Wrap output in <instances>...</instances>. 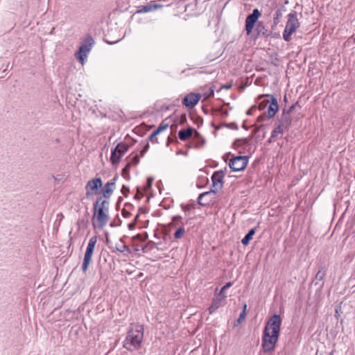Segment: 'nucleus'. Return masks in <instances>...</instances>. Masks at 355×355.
I'll return each mask as SVG.
<instances>
[{
  "label": "nucleus",
  "mask_w": 355,
  "mask_h": 355,
  "mask_svg": "<svg viewBox=\"0 0 355 355\" xmlns=\"http://www.w3.org/2000/svg\"><path fill=\"white\" fill-rule=\"evenodd\" d=\"M282 322L281 316L278 314H274L266 322L261 342L263 352L268 353L275 349L279 339Z\"/></svg>",
  "instance_id": "obj_1"
},
{
  "label": "nucleus",
  "mask_w": 355,
  "mask_h": 355,
  "mask_svg": "<svg viewBox=\"0 0 355 355\" xmlns=\"http://www.w3.org/2000/svg\"><path fill=\"white\" fill-rule=\"evenodd\" d=\"M108 212L109 202L100 196L94 203L92 225L94 228L98 227L101 230L106 225L110 219Z\"/></svg>",
  "instance_id": "obj_2"
},
{
  "label": "nucleus",
  "mask_w": 355,
  "mask_h": 355,
  "mask_svg": "<svg viewBox=\"0 0 355 355\" xmlns=\"http://www.w3.org/2000/svg\"><path fill=\"white\" fill-rule=\"evenodd\" d=\"M144 331L143 325L138 324L132 325L127 332L123 347L128 351L139 349L144 339Z\"/></svg>",
  "instance_id": "obj_3"
},
{
  "label": "nucleus",
  "mask_w": 355,
  "mask_h": 355,
  "mask_svg": "<svg viewBox=\"0 0 355 355\" xmlns=\"http://www.w3.org/2000/svg\"><path fill=\"white\" fill-rule=\"evenodd\" d=\"M225 173L223 170L214 171L211 175V186L209 191L200 193L198 198V203L202 206H207L210 203V200L203 202L202 200L207 196L215 195L223 187V178Z\"/></svg>",
  "instance_id": "obj_4"
},
{
  "label": "nucleus",
  "mask_w": 355,
  "mask_h": 355,
  "mask_svg": "<svg viewBox=\"0 0 355 355\" xmlns=\"http://www.w3.org/2000/svg\"><path fill=\"white\" fill-rule=\"evenodd\" d=\"M94 44V40L89 35H88L81 42L78 51L75 53V57L82 64L85 63V61Z\"/></svg>",
  "instance_id": "obj_5"
},
{
  "label": "nucleus",
  "mask_w": 355,
  "mask_h": 355,
  "mask_svg": "<svg viewBox=\"0 0 355 355\" xmlns=\"http://www.w3.org/2000/svg\"><path fill=\"white\" fill-rule=\"evenodd\" d=\"M97 242V236H94L91 237L89 240L88 245L86 248V251L85 253L83 264H82V271L84 274H86L89 263L92 261V254L94 253V248Z\"/></svg>",
  "instance_id": "obj_6"
},
{
  "label": "nucleus",
  "mask_w": 355,
  "mask_h": 355,
  "mask_svg": "<svg viewBox=\"0 0 355 355\" xmlns=\"http://www.w3.org/2000/svg\"><path fill=\"white\" fill-rule=\"evenodd\" d=\"M233 145L239 155H252L254 153L255 146L246 139H237Z\"/></svg>",
  "instance_id": "obj_7"
},
{
  "label": "nucleus",
  "mask_w": 355,
  "mask_h": 355,
  "mask_svg": "<svg viewBox=\"0 0 355 355\" xmlns=\"http://www.w3.org/2000/svg\"><path fill=\"white\" fill-rule=\"evenodd\" d=\"M194 132V136L196 138L199 139L200 141L197 144L196 147L200 148L205 143V139L201 137L199 132H198L196 130H194L193 128H188L187 129H181L178 132V137L179 139L182 141H186L189 138H190L193 133Z\"/></svg>",
  "instance_id": "obj_8"
},
{
  "label": "nucleus",
  "mask_w": 355,
  "mask_h": 355,
  "mask_svg": "<svg viewBox=\"0 0 355 355\" xmlns=\"http://www.w3.org/2000/svg\"><path fill=\"white\" fill-rule=\"evenodd\" d=\"M250 157H232L229 166L233 171H243L248 165Z\"/></svg>",
  "instance_id": "obj_9"
},
{
  "label": "nucleus",
  "mask_w": 355,
  "mask_h": 355,
  "mask_svg": "<svg viewBox=\"0 0 355 355\" xmlns=\"http://www.w3.org/2000/svg\"><path fill=\"white\" fill-rule=\"evenodd\" d=\"M268 96L271 97V103L269 105L267 114L263 113L258 117V121L261 122L265 119H271L272 118L275 114L277 113L279 109V105L277 100L274 97L273 95H267Z\"/></svg>",
  "instance_id": "obj_10"
},
{
  "label": "nucleus",
  "mask_w": 355,
  "mask_h": 355,
  "mask_svg": "<svg viewBox=\"0 0 355 355\" xmlns=\"http://www.w3.org/2000/svg\"><path fill=\"white\" fill-rule=\"evenodd\" d=\"M102 186L103 182L100 178H95L89 180L85 186L87 196L97 194L98 189Z\"/></svg>",
  "instance_id": "obj_11"
},
{
  "label": "nucleus",
  "mask_w": 355,
  "mask_h": 355,
  "mask_svg": "<svg viewBox=\"0 0 355 355\" xmlns=\"http://www.w3.org/2000/svg\"><path fill=\"white\" fill-rule=\"evenodd\" d=\"M261 15V14L259 9L254 8L252 12L247 16L245 19V31L247 34L249 35L252 32L256 22Z\"/></svg>",
  "instance_id": "obj_12"
},
{
  "label": "nucleus",
  "mask_w": 355,
  "mask_h": 355,
  "mask_svg": "<svg viewBox=\"0 0 355 355\" xmlns=\"http://www.w3.org/2000/svg\"><path fill=\"white\" fill-rule=\"evenodd\" d=\"M288 21L285 28L294 33L300 27V22L297 19V13L296 11L290 12L288 15Z\"/></svg>",
  "instance_id": "obj_13"
},
{
  "label": "nucleus",
  "mask_w": 355,
  "mask_h": 355,
  "mask_svg": "<svg viewBox=\"0 0 355 355\" xmlns=\"http://www.w3.org/2000/svg\"><path fill=\"white\" fill-rule=\"evenodd\" d=\"M118 176L115 175L110 181L107 182L102 189L103 195L101 196L105 198H109L115 189L116 182Z\"/></svg>",
  "instance_id": "obj_14"
},
{
  "label": "nucleus",
  "mask_w": 355,
  "mask_h": 355,
  "mask_svg": "<svg viewBox=\"0 0 355 355\" xmlns=\"http://www.w3.org/2000/svg\"><path fill=\"white\" fill-rule=\"evenodd\" d=\"M200 98V94L189 93L183 98L182 103L187 107H192L198 104Z\"/></svg>",
  "instance_id": "obj_15"
},
{
  "label": "nucleus",
  "mask_w": 355,
  "mask_h": 355,
  "mask_svg": "<svg viewBox=\"0 0 355 355\" xmlns=\"http://www.w3.org/2000/svg\"><path fill=\"white\" fill-rule=\"evenodd\" d=\"M225 295L216 294L212 300L211 304L208 309L209 313L213 314L219 307L223 305V301L225 300Z\"/></svg>",
  "instance_id": "obj_16"
},
{
  "label": "nucleus",
  "mask_w": 355,
  "mask_h": 355,
  "mask_svg": "<svg viewBox=\"0 0 355 355\" xmlns=\"http://www.w3.org/2000/svg\"><path fill=\"white\" fill-rule=\"evenodd\" d=\"M163 7L162 4L157 3H147L146 5L140 6L138 7L137 13H146L154 11L158 8H161Z\"/></svg>",
  "instance_id": "obj_17"
},
{
  "label": "nucleus",
  "mask_w": 355,
  "mask_h": 355,
  "mask_svg": "<svg viewBox=\"0 0 355 355\" xmlns=\"http://www.w3.org/2000/svg\"><path fill=\"white\" fill-rule=\"evenodd\" d=\"M129 148V146L127 144L121 142L119 143L114 148H112L111 150V155H116V153L119 154V155H123L125 153H127L128 150Z\"/></svg>",
  "instance_id": "obj_18"
},
{
  "label": "nucleus",
  "mask_w": 355,
  "mask_h": 355,
  "mask_svg": "<svg viewBox=\"0 0 355 355\" xmlns=\"http://www.w3.org/2000/svg\"><path fill=\"white\" fill-rule=\"evenodd\" d=\"M139 157H133V159H132V161L128 162L126 164L125 166L123 168V170H122V175L125 179H129L130 178V175H129L130 169L132 166H136L137 164H138V163L139 162Z\"/></svg>",
  "instance_id": "obj_19"
},
{
  "label": "nucleus",
  "mask_w": 355,
  "mask_h": 355,
  "mask_svg": "<svg viewBox=\"0 0 355 355\" xmlns=\"http://www.w3.org/2000/svg\"><path fill=\"white\" fill-rule=\"evenodd\" d=\"M277 121L288 128L291 123L292 119L290 115L286 114L282 112V114L280 118L278 119Z\"/></svg>",
  "instance_id": "obj_20"
},
{
  "label": "nucleus",
  "mask_w": 355,
  "mask_h": 355,
  "mask_svg": "<svg viewBox=\"0 0 355 355\" xmlns=\"http://www.w3.org/2000/svg\"><path fill=\"white\" fill-rule=\"evenodd\" d=\"M256 232V228H252L242 239L241 243L243 245H248Z\"/></svg>",
  "instance_id": "obj_21"
},
{
  "label": "nucleus",
  "mask_w": 355,
  "mask_h": 355,
  "mask_svg": "<svg viewBox=\"0 0 355 355\" xmlns=\"http://www.w3.org/2000/svg\"><path fill=\"white\" fill-rule=\"evenodd\" d=\"M288 128L285 125H282V123H279L278 121L275 124V128L272 132V137H275L279 134H282L284 130L287 129Z\"/></svg>",
  "instance_id": "obj_22"
},
{
  "label": "nucleus",
  "mask_w": 355,
  "mask_h": 355,
  "mask_svg": "<svg viewBox=\"0 0 355 355\" xmlns=\"http://www.w3.org/2000/svg\"><path fill=\"white\" fill-rule=\"evenodd\" d=\"M324 276H325V270H324V267H322L318 271V272L316 273V275L315 276V281H316L315 284H318V282H317L318 281H322L324 279Z\"/></svg>",
  "instance_id": "obj_23"
},
{
  "label": "nucleus",
  "mask_w": 355,
  "mask_h": 355,
  "mask_svg": "<svg viewBox=\"0 0 355 355\" xmlns=\"http://www.w3.org/2000/svg\"><path fill=\"white\" fill-rule=\"evenodd\" d=\"M182 216L177 215L174 216L172 218L173 224H174L175 226L180 225L184 226V223L182 220Z\"/></svg>",
  "instance_id": "obj_24"
},
{
  "label": "nucleus",
  "mask_w": 355,
  "mask_h": 355,
  "mask_svg": "<svg viewBox=\"0 0 355 355\" xmlns=\"http://www.w3.org/2000/svg\"><path fill=\"white\" fill-rule=\"evenodd\" d=\"M185 232V230H184V226H180L176 231L174 233V238L175 239H180L182 235L184 234Z\"/></svg>",
  "instance_id": "obj_25"
},
{
  "label": "nucleus",
  "mask_w": 355,
  "mask_h": 355,
  "mask_svg": "<svg viewBox=\"0 0 355 355\" xmlns=\"http://www.w3.org/2000/svg\"><path fill=\"white\" fill-rule=\"evenodd\" d=\"M222 127H227V128L232 129V130H238V125L235 123H221L217 128V129H219V128H220Z\"/></svg>",
  "instance_id": "obj_26"
},
{
  "label": "nucleus",
  "mask_w": 355,
  "mask_h": 355,
  "mask_svg": "<svg viewBox=\"0 0 355 355\" xmlns=\"http://www.w3.org/2000/svg\"><path fill=\"white\" fill-rule=\"evenodd\" d=\"M293 33L287 30V29H284V32H283V38L285 41L286 42H289L291 39V35Z\"/></svg>",
  "instance_id": "obj_27"
},
{
  "label": "nucleus",
  "mask_w": 355,
  "mask_h": 355,
  "mask_svg": "<svg viewBox=\"0 0 355 355\" xmlns=\"http://www.w3.org/2000/svg\"><path fill=\"white\" fill-rule=\"evenodd\" d=\"M282 17V12L280 10H277L273 17L274 24L277 25L279 22V19Z\"/></svg>",
  "instance_id": "obj_28"
},
{
  "label": "nucleus",
  "mask_w": 355,
  "mask_h": 355,
  "mask_svg": "<svg viewBox=\"0 0 355 355\" xmlns=\"http://www.w3.org/2000/svg\"><path fill=\"white\" fill-rule=\"evenodd\" d=\"M232 286V283L231 282L226 283L220 289L219 293L218 294L219 295H225V291H226L227 289L230 288Z\"/></svg>",
  "instance_id": "obj_29"
},
{
  "label": "nucleus",
  "mask_w": 355,
  "mask_h": 355,
  "mask_svg": "<svg viewBox=\"0 0 355 355\" xmlns=\"http://www.w3.org/2000/svg\"><path fill=\"white\" fill-rule=\"evenodd\" d=\"M297 104V103L292 105L288 109H283V112L286 114H288L290 115L291 112L294 110L295 105Z\"/></svg>",
  "instance_id": "obj_30"
},
{
  "label": "nucleus",
  "mask_w": 355,
  "mask_h": 355,
  "mask_svg": "<svg viewBox=\"0 0 355 355\" xmlns=\"http://www.w3.org/2000/svg\"><path fill=\"white\" fill-rule=\"evenodd\" d=\"M116 250L120 252H123L124 251H125L126 250L128 249V247L125 245H118L116 244Z\"/></svg>",
  "instance_id": "obj_31"
},
{
  "label": "nucleus",
  "mask_w": 355,
  "mask_h": 355,
  "mask_svg": "<svg viewBox=\"0 0 355 355\" xmlns=\"http://www.w3.org/2000/svg\"><path fill=\"white\" fill-rule=\"evenodd\" d=\"M245 316H246V313L245 312V310H242V311L241 312L239 317L237 320L238 323H241V321H243L245 318Z\"/></svg>",
  "instance_id": "obj_32"
},
{
  "label": "nucleus",
  "mask_w": 355,
  "mask_h": 355,
  "mask_svg": "<svg viewBox=\"0 0 355 355\" xmlns=\"http://www.w3.org/2000/svg\"><path fill=\"white\" fill-rule=\"evenodd\" d=\"M168 128V124L166 123L165 121H162L157 128L162 132Z\"/></svg>",
  "instance_id": "obj_33"
},
{
  "label": "nucleus",
  "mask_w": 355,
  "mask_h": 355,
  "mask_svg": "<svg viewBox=\"0 0 355 355\" xmlns=\"http://www.w3.org/2000/svg\"><path fill=\"white\" fill-rule=\"evenodd\" d=\"M121 191L123 193V195L126 197L129 192V187L125 185H123Z\"/></svg>",
  "instance_id": "obj_34"
},
{
  "label": "nucleus",
  "mask_w": 355,
  "mask_h": 355,
  "mask_svg": "<svg viewBox=\"0 0 355 355\" xmlns=\"http://www.w3.org/2000/svg\"><path fill=\"white\" fill-rule=\"evenodd\" d=\"M200 182L201 183V184L205 182H208V179L207 178H203V177H200L199 178V180H198V182L197 183V185L198 187H202V185H200Z\"/></svg>",
  "instance_id": "obj_35"
},
{
  "label": "nucleus",
  "mask_w": 355,
  "mask_h": 355,
  "mask_svg": "<svg viewBox=\"0 0 355 355\" xmlns=\"http://www.w3.org/2000/svg\"><path fill=\"white\" fill-rule=\"evenodd\" d=\"M256 110H257L256 105H253L249 110H248V111L246 112V114L247 115H252L253 112L255 111Z\"/></svg>",
  "instance_id": "obj_36"
},
{
  "label": "nucleus",
  "mask_w": 355,
  "mask_h": 355,
  "mask_svg": "<svg viewBox=\"0 0 355 355\" xmlns=\"http://www.w3.org/2000/svg\"><path fill=\"white\" fill-rule=\"evenodd\" d=\"M153 178H151V177H148L147 178V189H150L151 187H152V184H153Z\"/></svg>",
  "instance_id": "obj_37"
},
{
  "label": "nucleus",
  "mask_w": 355,
  "mask_h": 355,
  "mask_svg": "<svg viewBox=\"0 0 355 355\" xmlns=\"http://www.w3.org/2000/svg\"><path fill=\"white\" fill-rule=\"evenodd\" d=\"M121 157H110V159L113 164L119 162Z\"/></svg>",
  "instance_id": "obj_38"
},
{
  "label": "nucleus",
  "mask_w": 355,
  "mask_h": 355,
  "mask_svg": "<svg viewBox=\"0 0 355 355\" xmlns=\"http://www.w3.org/2000/svg\"><path fill=\"white\" fill-rule=\"evenodd\" d=\"M121 214L124 218H128L130 216V213L126 211L125 209L122 210Z\"/></svg>",
  "instance_id": "obj_39"
},
{
  "label": "nucleus",
  "mask_w": 355,
  "mask_h": 355,
  "mask_svg": "<svg viewBox=\"0 0 355 355\" xmlns=\"http://www.w3.org/2000/svg\"><path fill=\"white\" fill-rule=\"evenodd\" d=\"M143 196V194L139 191V190L137 191V193L135 194L134 198L136 200H140Z\"/></svg>",
  "instance_id": "obj_40"
},
{
  "label": "nucleus",
  "mask_w": 355,
  "mask_h": 355,
  "mask_svg": "<svg viewBox=\"0 0 355 355\" xmlns=\"http://www.w3.org/2000/svg\"><path fill=\"white\" fill-rule=\"evenodd\" d=\"M136 237H137V239H140L141 241H146V240L148 239V234H147V233H145V235L144 236V238H141V235H140V234H137V235L136 236Z\"/></svg>",
  "instance_id": "obj_41"
},
{
  "label": "nucleus",
  "mask_w": 355,
  "mask_h": 355,
  "mask_svg": "<svg viewBox=\"0 0 355 355\" xmlns=\"http://www.w3.org/2000/svg\"><path fill=\"white\" fill-rule=\"evenodd\" d=\"M181 207L184 211H188L190 210L191 207L189 205H182Z\"/></svg>",
  "instance_id": "obj_42"
},
{
  "label": "nucleus",
  "mask_w": 355,
  "mask_h": 355,
  "mask_svg": "<svg viewBox=\"0 0 355 355\" xmlns=\"http://www.w3.org/2000/svg\"><path fill=\"white\" fill-rule=\"evenodd\" d=\"M214 89L213 87H210L209 89V92L206 94L207 97H209L212 95H214Z\"/></svg>",
  "instance_id": "obj_43"
},
{
  "label": "nucleus",
  "mask_w": 355,
  "mask_h": 355,
  "mask_svg": "<svg viewBox=\"0 0 355 355\" xmlns=\"http://www.w3.org/2000/svg\"><path fill=\"white\" fill-rule=\"evenodd\" d=\"M156 137L157 136L152 132V134L149 136L148 139L152 142H155V141L157 139Z\"/></svg>",
  "instance_id": "obj_44"
},
{
  "label": "nucleus",
  "mask_w": 355,
  "mask_h": 355,
  "mask_svg": "<svg viewBox=\"0 0 355 355\" xmlns=\"http://www.w3.org/2000/svg\"><path fill=\"white\" fill-rule=\"evenodd\" d=\"M232 87L231 84H226L221 86L220 89H229Z\"/></svg>",
  "instance_id": "obj_45"
},
{
  "label": "nucleus",
  "mask_w": 355,
  "mask_h": 355,
  "mask_svg": "<svg viewBox=\"0 0 355 355\" xmlns=\"http://www.w3.org/2000/svg\"><path fill=\"white\" fill-rule=\"evenodd\" d=\"M209 197H210V196H207L203 198L202 201L203 202H206V201L210 200V202H211V198H209L208 199V198H209Z\"/></svg>",
  "instance_id": "obj_46"
},
{
  "label": "nucleus",
  "mask_w": 355,
  "mask_h": 355,
  "mask_svg": "<svg viewBox=\"0 0 355 355\" xmlns=\"http://www.w3.org/2000/svg\"><path fill=\"white\" fill-rule=\"evenodd\" d=\"M135 223H130V224L128 225V228H129L130 230H132V229H134V228H135Z\"/></svg>",
  "instance_id": "obj_47"
},
{
  "label": "nucleus",
  "mask_w": 355,
  "mask_h": 355,
  "mask_svg": "<svg viewBox=\"0 0 355 355\" xmlns=\"http://www.w3.org/2000/svg\"><path fill=\"white\" fill-rule=\"evenodd\" d=\"M159 132H161V131L157 128V130H155V131L153 132V133L155 135H157Z\"/></svg>",
  "instance_id": "obj_48"
},
{
  "label": "nucleus",
  "mask_w": 355,
  "mask_h": 355,
  "mask_svg": "<svg viewBox=\"0 0 355 355\" xmlns=\"http://www.w3.org/2000/svg\"><path fill=\"white\" fill-rule=\"evenodd\" d=\"M246 309H247V304H245L243 306V310H245V312L246 313Z\"/></svg>",
  "instance_id": "obj_49"
},
{
  "label": "nucleus",
  "mask_w": 355,
  "mask_h": 355,
  "mask_svg": "<svg viewBox=\"0 0 355 355\" xmlns=\"http://www.w3.org/2000/svg\"><path fill=\"white\" fill-rule=\"evenodd\" d=\"M224 155H227V156H229V155H234V154H232L231 153H225Z\"/></svg>",
  "instance_id": "obj_50"
},
{
  "label": "nucleus",
  "mask_w": 355,
  "mask_h": 355,
  "mask_svg": "<svg viewBox=\"0 0 355 355\" xmlns=\"http://www.w3.org/2000/svg\"><path fill=\"white\" fill-rule=\"evenodd\" d=\"M284 101L285 102H286V101H287V97H286V95H285V96H284Z\"/></svg>",
  "instance_id": "obj_51"
},
{
  "label": "nucleus",
  "mask_w": 355,
  "mask_h": 355,
  "mask_svg": "<svg viewBox=\"0 0 355 355\" xmlns=\"http://www.w3.org/2000/svg\"><path fill=\"white\" fill-rule=\"evenodd\" d=\"M139 214H137V215L136 216L135 218H136V219H137V218H139Z\"/></svg>",
  "instance_id": "obj_52"
}]
</instances>
